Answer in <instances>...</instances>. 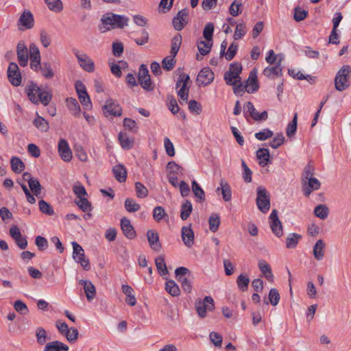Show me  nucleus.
Returning <instances> with one entry per match:
<instances>
[{
  "label": "nucleus",
  "instance_id": "nucleus-56",
  "mask_svg": "<svg viewBox=\"0 0 351 351\" xmlns=\"http://www.w3.org/2000/svg\"><path fill=\"white\" fill-rule=\"evenodd\" d=\"M136 196L139 198H145L148 195L147 189L141 182L135 183Z\"/></svg>",
  "mask_w": 351,
  "mask_h": 351
},
{
  "label": "nucleus",
  "instance_id": "nucleus-17",
  "mask_svg": "<svg viewBox=\"0 0 351 351\" xmlns=\"http://www.w3.org/2000/svg\"><path fill=\"white\" fill-rule=\"evenodd\" d=\"M214 80V73L209 67L203 68L198 73L197 82L199 85L206 86L210 84Z\"/></svg>",
  "mask_w": 351,
  "mask_h": 351
},
{
  "label": "nucleus",
  "instance_id": "nucleus-15",
  "mask_svg": "<svg viewBox=\"0 0 351 351\" xmlns=\"http://www.w3.org/2000/svg\"><path fill=\"white\" fill-rule=\"evenodd\" d=\"M104 113L106 117L114 116L119 117L121 115L122 108L119 105L114 103V101L109 99L106 101V104L103 107Z\"/></svg>",
  "mask_w": 351,
  "mask_h": 351
},
{
  "label": "nucleus",
  "instance_id": "nucleus-7",
  "mask_svg": "<svg viewBox=\"0 0 351 351\" xmlns=\"http://www.w3.org/2000/svg\"><path fill=\"white\" fill-rule=\"evenodd\" d=\"M73 246V258L75 261L82 267V268L88 271L90 269V264L88 258H86L84 250L81 245H80L77 242H72Z\"/></svg>",
  "mask_w": 351,
  "mask_h": 351
},
{
  "label": "nucleus",
  "instance_id": "nucleus-48",
  "mask_svg": "<svg viewBox=\"0 0 351 351\" xmlns=\"http://www.w3.org/2000/svg\"><path fill=\"white\" fill-rule=\"evenodd\" d=\"M209 227L210 230L215 232L220 225V218L218 214L217 213H212V215L209 217Z\"/></svg>",
  "mask_w": 351,
  "mask_h": 351
},
{
  "label": "nucleus",
  "instance_id": "nucleus-36",
  "mask_svg": "<svg viewBox=\"0 0 351 351\" xmlns=\"http://www.w3.org/2000/svg\"><path fill=\"white\" fill-rule=\"evenodd\" d=\"M10 165L12 170L16 173H21L25 169L24 162L16 156H13L10 160Z\"/></svg>",
  "mask_w": 351,
  "mask_h": 351
},
{
  "label": "nucleus",
  "instance_id": "nucleus-9",
  "mask_svg": "<svg viewBox=\"0 0 351 351\" xmlns=\"http://www.w3.org/2000/svg\"><path fill=\"white\" fill-rule=\"evenodd\" d=\"M189 80L190 77L189 75L181 73L176 82V88H180L177 91L178 96L184 102H186L189 97V87L187 86V83Z\"/></svg>",
  "mask_w": 351,
  "mask_h": 351
},
{
  "label": "nucleus",
  "instance_id": "nucleus-54",
  "mask_svg": "<svg viewBox=\"0 0 351 351\" xmlns=\"http://www.w3.org/2000/svg\"><path fill=\"white\" fill-rule=\"evenodd\" d=\"M176 63L175 57L171 55L165 58L162 62V68L167 71H171L173 69Z\"/></svg>",
  "mask_w": 351,
  "mask_h": 351
},
{
  "label": "nucleus",
  "instance_id": "nucleus-13",
  "mask_svg": "<svg viewBox=\"0 0 351 351\" xmlns=\"http://www.w3.org/2000/svg\"><path fill=\"white\" fill-rule=\"evenodd\" d=\"M270 228L273 232V233L278 237H280L282 234V226L281 221H280L278 216V211L276 209H274L270 215Z\"/></svg>",
  "mask_w": 351,
  "mask_h": 351
},
{
  "label": "nucleus",
  "instance_id": "nucleus-49",
  "mask_svg": "<svg viewBox=\"0 0 351 351\" xmlns=\"http://www.w3.org/2000/svg\"><path fill=\"white\" fill-rule=\"evenodd\" d=\"M48 8L53 12H58L63 9L61 0H45Z\"/></svg>",
  "mask_w": 351,
  "mask_h": 351
},
{
  "label": "nucleus",
  "instance_id": "nucleus-45",
  "mask_svg": "<svg viewBox=\"0 0 351 351\" xmlns=\"http://www.w3.org/2000/svg\"><path fill=\"white\" fill-rule=\"evenodd\" d=\"M213 42L208 40H200L197 43V48L201 56L208 54L211 49Z\"/></svg>",
  "mask_w": 351,
  "mask_h": 351
},
{
  "label": "nucleus",
  "instance_id": "nucleus-60",
  "mask_svg": "<svg viewBox=\"0 0 351 351\" xmlns=\"http://www.w3.org/2000/svg\"><path fill=\"white\" fill-rule=\"evenodd\" d=\"M285 141V136L282 133H278L276 136L270 141L269 146L274 149H277L282 145Z\"/></svg>",
  "mask_w": 351,
  "mask_h": 351
},
{
  "label": "nucleus",
  "instance_id": "nucleus-5",
  "mask_svg": "<svg viewBox=\"0 0 351 351\" xmlns=\"http://www.w3.org/2000/svg\"><path fill=\"white\" fill-rule=\"evenodd\" d=\"M242 65L239 62L230 64L229 70L224 73V80L228 85H234L241 82L240 74L242 71Z\"/></svg>",
  "mask_w": 351,
  "mask_h": 351
},
{
  "label": "nucleus",
  "instance_id": "nucleus-6",
  "mask_svg": "<svg viewBox=\"0 0 351 351\" xmlns=\"http://www.w3.org/2000/svg\"><path fill=\"white\" fill-rule=\"evenodd\" d=\"M256 206L263 213H266L270 208V196L266 189L263 186H259L256 189Z\"/></svg>",
  "mask_w": 351,
  "mask_h": 351
},
{
  "label": "nucleus",
  "instance_id": "nucleus-53",
  "mask_svg": "<svg viewBox=\"0 0 351 351\" xmlns=\"http://www.w3.org/2000/svg\"><path fill=\"white\" fill-rule=\"evenodd\" d=\"M125 207L128 212L134 213L138 211L141 208L140 204L130 198H127L125 201Z\"/></svg>",
  "mask_w": 351,
  "mask_h": 351
},
{
  "label": "nucleus",
  "instance_id": "nucleus-18",
  "mask_svg": "<svg viewBox=\"0 0 351 351\" xmlns=\"http://www.w3.org/2000/svg\"><path fill=\"white\" fill-rule=\"evenodd\" d=\"M58 152L64 161L69 162L71 160L72 152L65 139L62 138L60 140L58 143Z\"/></svg>",
  "mask_w": 351,
  "mask_h": 351
},
{
  "label": "nucleus",
  "instance_id": "nucleus-42",
  "mask_svg": "<svg viewBox=\"0 0 351 351\" xmlns=\"http://www.w3.org/2000/svg\"><path fill=\"white\" fill-rule=\"evenodd\" d=\"M192 191L199 202L205 200V193L195 180L192 181Z\"/></svg>",
  "mask_w": 351,
  "mask_h": 351
},
{
  "label": "nucleus",
  "instance_id": "nucleus-64",
  "mask_svg": "<svg viewBox=\"0 0 351 351\" xmlns=\"http://www.w3.org/2000/svg\"><path fill=\"white\" fill-rule=\"evenodd\" d=\"M14 308L16 311L23 315H26L29 313L27 305L21 300H16L14 303Z\"/></svg>",
  "mask_w": 351,
  "mask_h": 351
},
{
  "label": "nucleus",
  "instance_id": "nucleus-19",
  "mask_svg": "<svg viewBox=\"0 0 351 351\" xmlns=\"http://www.w3.org/2000/svg\"><path fill=\"white\" fill-rule=\"evenodd\" d=\"M147 237L151 248L156 252L160 251L162 247V245L160 242L158 232L153 230H149L147 232Z\"/></svg>",
  "mask_w": 351,
  "mask_h": 351
},
{
  "label": "nucleus",
  "instance_id": "nucleus-40",
  "mask_svg": "<svg viewBox=\"0 0 351 351\" xmlns=\"http://www.w3.org/2000/svg\"><path fill=\"white\" fill-rule=\"evenodd\" d=\"M166 291L172 296H178L180 293V290L178 285L173 280H169L166 282L165 285Z\"/></svg>",
  "mask_w": 351,
  "mask_h": 351
},
{
  "label": "nucleus",
  "instance_id": "nucleus-52",
  "mask_svg": "<svg viewBox=\"0 0 351 351\" xmlns=\"http://www.w3.org/2000/svg\"><path fill=\"white\" fill-rule=\"evenodd\" d=\"M237 283L239 289L245 291L248 288L250 278L245 275L241 274L237 278Z\"/></svg>",
  "mask_w": 351,
  "mask_h": 351
},
{
  "label": "nucleus",
  "instance_id": "nucleus-20",
  "mask_svg": "<svg viewBox=\"0 0 351 351\" xmlns=\"http://www.w3.org/2000/svg\"><path fill=\"white\" fill-rule=\"evenodd\" d=\"M121 228L124 235L130 239H132L136 236V232L132 226L130 221L126 218L123 217L121 220Z\"/></svg>",
  "mask_w": 351,
  "mask_h": 351
},
{
  "label": "nucleus",
  "instance_id": "nucleus-25",
  "mask_svg": "<svg viewBox=\"0 0 351 351\" xmlns=\"http://www.w3.org/2000/svg\"><path fill=\"white\" fill-rule=\"evenodd\" d=\"M258 266L263 276L269 282H273L274 277L269 264L267 263L265 260H260L258 261Z\"/></svg>",
  "mask_w": 351,
  "mask_h": 351
},
{
  "label": "nucleus",
  "instance_id": "nucleus-38",
  "mask_svg": "<svg viewBox=\"0 0 351 351\" xmlns=\"http://www.w3.org/2000/svg\"><path fill=\"white\" fill-rule=\"evenodd\" d=\"M155 264L159 274L162 276H165L168 274L167 267L165 261V258L162 256H159L155 259Z\"/></svg>",
  "mask_w": 351,
  "mask_h": 351
},
{
  "label": "nucleus",
  "instance_id": "nucleus-30",
  "mask_svg": "<svg viewBox=\"0 0 351 351\" xmlns=\"http://www.w3.org/2000/svg\"><path fill=\"white\" fill-rule=\"evenodd\" d=\"M118 139L120 143L121 147L124 149H130L134 146V140L133 138H130L128 135L125 133L121 132L119 134Z\"/></svg>",
  "mask_w": 351,
  "mask_h": 351
},
{
  "label": "nucleus",
  "instance_id": "nucleus-26",
  "mask_svg": "<svg viewBox=\"0 0 351 351\" xmlns=\"http://www.w3.org/2000/svg\"><path fill=\"white\" fill-rule=\"evenodd\" d=\"M326 244L322 239H319L315 243L313 248V254L315 259L317 261H322L325 255Z\"/></svg>",
  "mask_w": 351,
  "mask_h": 351
},
{
  "label": "nucleus",
  "instance_id": "nucleus-16",
  "mask_svg": "<svg viewBox=\"0 0 351 351\" xmlns=\"http://www.w3.org/2000/svg\"><path fill=\"white\" fill-rule=\"evenodd\" d=\"M75 56L78 60L80 66L87 72H93L95 70V64L93 60L86 53H75Z\"/></svg>",
  "mask_w": 351,
  "mask_h": 351
},
{
  "label": "nucleus",
  "instance_id": "nucleus-55",
  "mask_svg": "<svg viewBox=\"0 0 351 351\" xmlns=\"http://www.w3.org/2000/svg\"><path fill=\"white\" fill-rule=\"evenodd\" d=\"M73 191L76 195L77 198L85 197L87 195L84 186L79 182L74 184Z\"/></svg>",
  "mask_w": 351,
  "mask_h": 351
},
{
  "label": "nucleus",
  "instance_id": "nucleus-31",
  "mask_svg": "<svg viewBox=\"0 0 351 351\" xmlns=\"http://www.w3.org/2000/svg\"><path fill=\"white\" fill-rule=\"evenodd\" d=\"M19 22L20 24L25 27L26 29L32 28L34 25V17L31 12H23L19 19Z\"/></svg>",
  "mask_w": 351,
  "mask_h": 351
},
{
  "label": "nucleus",
  "instance_id": "nucleus-32",
  "mask_svg": "<svg viewBox=\"0 0 351 351\" xmlns=\"http://www.w3.org/2000/svg\"><path fill=\"white\" fill-rule=\"evenodd\" d=\"M66 104L72 115L77 117H80L81 112L80 106L75 98H67Z\"/></svg>",
  "mask_w": 351,
  "mask_h": 351
},
{
  "label": "nucleus",
  "instance_id": "nucleus-61",
  "mask_svg": "<svg viewBox=\"0 0 351 351\" xmlns=\"http://www.w3.org/2000/svg\"><path fill=\"white\" fill-rule=\"evenodd\" d=\"M79 100L81 104L83 106V108L86 110H90L92 108V103L90 99L89 95L87 93L85 95H78Z\"/></svg>",
  "mask_w": 351,
  "mask_h": 351
},
{
  "label": "nucleus",
  "instance_id": "nucleus-59",
  "mask_svg": "<svg viewBox=\"0 0 351 351\" xmlns=\"http://www.w3.org/2000/svg\"><path fill=\"white\" fill-rule=\"evenodd\" d=\"M242 3L240 1H234L229 8V12L232 16H237L241 13V7Z\"/></svg>",
  "mask_w": 351,
  "mask_h": 351
},
{
  "label": "nucleus",
  "instance_id": "nucleus-10",
  "mask_svg": "<svg viewBox=\"0 0 351 351\" xmlns=\"http://www.w3.org/2000/svg\"><path fill=\"white\" fill-rule=\"evenodd\" d=\"M138 80L141 87L146 90H152L154 86L149 75V71L145 64H141L138 75Z\"/></svg>",
  "mask_w": 351,
  "mask_h": 351
},
{
  "label": "nucleus",
  "instance_id": "nucleus-63",
  "mask_svg": "<svg viewBox=\"0 0 351 351\" xmlns=\"http://www.w3.org/2000/svg\"><path fill=\"white\" fill-rule=\"evenodd\" d=\"M166 215L167 213H165V209L162 206H156L154 208L153 211V217L156 221H160Z\"/></svg>",
  "mask_w": 351,
  "mask_h": 351
},
{
  "label": "nucleus",
  "instance_id": "nucleus-35",
  "mask_svg": "<svg viewBox=\"0 0 351 351\" xmlns=\"http://www.w3.org/2000/svg\"><path fill=\"white\" fill-rule=\"evenodd\" d=\"M263 74L267 77H274L282 74V67L280 62H277L274 66H267L263 71Z\"/></svg>",
  "mask_w": 351,
  "mask_h": 351
},
{
  "label": "nucleus",
  "instance_id": "nucleus-24",
  "mask_svg": "<svg viewBox=\"0 0 351 351\" xmlns=\"http://www.w3.org/2000/svg\"><path fill=\"white\" fill-rule=\"evenodd\" d=\"M244 84L245 86V90L248 93H253L258 89L259 86L257 82V76L255 72H250L248 79Z\"/></svg>",
  "mask_w": 351,
  "mask_h": 351
},
{
  "label": "nucleus",
  "instance_id": "nucleus-43",
  "mask_svg": "<svg viewBox=\"0 0 351 351\" xmlns=\"http://www.w3.org/2000/svg\"><path fill=\"white\" fill-rule=\"evenodd\" d=\"M182 44V36L180 34L176 35L174 36L171 40V48L170 51V54L173 57H176L177 55L180 45Z\"/></svg>",
  "mask_w": 351,
  "mask_h": 351
},
{
  "label": "nucleus",
  "instance_id": "nucleus-1",
  "mask_svg": "<svg viewBox=\"0 0 351 351\" xmlns=\"http://www.w3.org/2000/svg\"><path fill=\"white\" fill-rule=\"evenodd\" d=\"M30 67L34 71H40L46 79H51L54 76V72L49 62L40 63V54L38 48L34 45L29 46Z\"/></svg>",
  "mask_w": 351,
  "mask_h": 351
},
{
  "label": "nucleus",
  "instance_id": "nucleus-2",
  "mask_svg": "<svg viewBox=\"0 0 351 351\" xmlns=\"http://www.w3.org/2000/svg\"><path fill=\"white\" fill-rule=\"evenodd\" d=\"M25 89L29 99L35 104L40 102L46 106L52 99V93L50 91L42 90L36 84L32 82L27 85Z\"/></svg>",
  "mask_w": 351,
  "mask_h": 351
},
{
  "label": "nucleus",
  "instance_id": "nucleus-11",
  "mask_svg": "<svg viewBox=\"0 0 351 351\" xmlns=\"http://www.w3.org/2000/svg\"><path fill=\"white\" fill-rule=\"evenodd\" d=\"M7 73L9 82L13 86H18L21 84L22 77L17 64L15 62L10 63Z\"/></svg>",
  "mask_w": 351,
  "mask_h": 351
},
{
  "label": "nucleus",
  "instance_id": "nucleus-33",
  "mask_svg": "<svg viewBox=\"0 0 351 351\" xmlns=\"http://www.w3.org/2000/svg\"><path fill=\"white\" fill-rule=\"evenodd\" d=\"M256 157L261 167H265L269 162V151L267 148H260L256 152Z\"/></svg>",
  "mask_w": 351,
  "mask_h": 351
},
{
  "label": "nucleus",
  "instance_id": "nucleus-34",
  "mask_svg": "<svg viewBox=\"0 0 351 351\" xmlns=\"http://www.w3.org/2000/svg\"><path fill=\"white\" fill-rule=\"evenodd\" d=\"M112 171L115 178L119 182H124L125 181L127 178V171L123 165H115L112 169Z\"/></svg>",
  "mask_w": 351,
  "mask_h": 351
},
{
  "label": "nucleus",
  "instance_id": "nucleus-22",
  "mask_svg": "<svg viewBox=\"0 0 351 351\" xmlns=\"http://www.w3.org/2000/svg\"><path fill=\"white\" fill-rule=\"evenodd\" d=\"M79 283L83 286L87 300L92 301L96 295V289L94 285L87 280H80Z\"/></svg>",
  "mask_w": 351,
  "mask_h": 351
},
{
  "label": "nucleus",
  "instance_id": "nucleus-58",
  "mask_svg": "<svg viewBox=\"0 0 351 351\" xmlns=\"http://www.w3.org/2000/svg\"><path fill=\"white\" fill-rule=\"evenodd\" d=\"M269 300L272 306H276L280 301V294L276 288L270 289L269 293Z\"/></svg>",
  "mask_w": 351,
  "mask_h": 351
},
{
  "label": "nucleus",
  "instance_id": "nucleus-51",
  "mask_svg": "<svg viewBox=\"0 0 351 351\" xmlns=\"http://www.w3.org/2000/svg\"><path fill=\"white\" fill-rule=\"evenodd\" d=\"M38 206L40 210L47 215H52L54 214V210L52 206L43 199L38 202Z\"/></svg>",
  "mask_w": 351,
  "mask_h": 351
},
{
  "label": "nucleus",
  "instance_id": "nucleus-12",
  "mask_svg": "<svg viewBox=\"0 0 351 351\" xmlns=\"http://www.w3.org/2000/svg\"><path fill=\"white\" fill-rule=\"evenodd\" d=\"M247 114L255 121H263L266 120L268 117V114L267 111H263L261 113H259L256 111L254 108L253 104L250 101H248L245 104L244 106V114L245 118L247 117Z\"/></svg>",
  "mask_w": 351,
  "mask_h": 351
},
{
  "label": "nucleus",
  "instance_id": "nucleus-39",
  "mask_svg": "<svg viewBox=\"0 0 351 351\" xmlns=\"http://www.w3.org/2000/svg\"><path fill=\"white\" fill-rule=\"evenodd\" d=\"M35 336L36 338V342L40 346H43L47 343V333L45 328L43 327H38L36 330Z\"/></svg>",
  "mask_w": 351,
  "mask_h": 351
},
{
  "label": "nucleus",
  "instance_id": "nucleus-29",
  "mask_svg": "<svg viewBox=\"0 0 351 351\" xmlns=\"http://www.w3.org/2000/svg\"><path fill=\"white\" fill-rule=\"evenodd\" d=\"M123 293L125 295V302L131 306H133L136 303V300L134 294L133 293L134 290L131 286L128 285H123L121 286Z\"/></svg>",
  "mask_w": 351,
  "mask_h": 351
},
{
  "label": "nucleus",
  "instance_id": "nucleus-21",
  "mask_svg": "<svg viewBox=\"0 0 351 351\" xmlns=\"http://www.w3.org/2000/svg\"><path fill=\"white\" fill-rule=\"evenodd\" d=\"M182 239L186 246L191 247L194 244V233L191 226H183L181 230Z\"/></svg>",
  "mask_w": 351,
  "mask_h": 351
},
{
  "label": "nucleus",
  "instance_id": "nucleus-27",
  "mask_svg": "<svg viewBox=\"0 0 351 351\" xmlns=\"http://www.w3.org/2000/svg\"><path fill=\"white\" fill-rule=\"evenodd\" d=\"M221 191L223 199L226 202H229L232 199V190L230 184L225 179L220 180V186L217 189V192Z\"/></svg>",
  "mask_w": 351,
  "mask_h": 351
},
{
  "label": "nucleus",
  "instance_id": "nucleus-28",
  "mask_svg": "<svg viewBox=\"0 0 351 351\" xmlns=\"http://www.w3.org/2000/svg\"><path fill=\"white\" fill-rule=\"evenodd\" d=\"M69 346L60 341H53L45 344L43 351H68Z\"/></svg>",
  "mask_w": 351,
  "mask_h": 351
},
{
  "label": "nucleus",
  "instance_id": "nucleus-4",
  "mask_svg": "<svg viewBox=\"0 0 351 351\" xmlns=\"http://www.w3.org/2000/svg\"><path fill=\"white\" fill-rule=\"evenodd\" d=\"M351 67L349 65L343 66L337 73L334 80L335 88L342 92L350 85Z\"/></svg>",
  "mask_w": 351,
  "mask_h": 351
},
{
  "label": "nucleus",
  "instance_id": "nucleus-50",
  "mask_svg": "<svg viewBox=\"0 0 351 351\" xmlns=\"http://www.w3.org/2000/svg\"><path fill=\"white\" fill-rule=\"evenodd\" d=\"M34 125L42 132H47L49 130L48 122L42 117L37 115L34 121Z\"/></svg>",
  "mask_w": 351,
  "mask_h": 351
},
{
  "label": "nucleus",
  "instance_id": "nucleus-8",
  "mask_svg": "<svg viewBox=\"0 0 351 351\" xmlns=\"http://www.w3.org/2000/svg\"><path fill=\"white\" fill-rule=\"evenodd\" d=\"M195 306L198 315L202 318H204L206 317L207 311H213L214 310V300L210 296H206L203 300H196Z\"/></svg>",
  "mask_w": 351,
  "mask_h": 351
},
{
  "label": "nucleus",
  "instance_id": "nucleus-47",
  "mask_svg": "<svg viewBox=\"0 0 351 351\" xmlns=\"http://www.w3.org/2000/svg\"><path fill=\"white\" fill-rule=\"evenodd\" d=\"M28 185L33 194L37 197H40L41 194L42 186L38 178H35L33 180H31Z\"/></svg>",
  "mask_w": 351,
  "mask_h": 351
},
{
  "label": "nucleus",
  "instance_id": "nucleus-41",
  "mask_svg": "<svg viewBox=\"0 0 351 351\" xmlns=\"http://www.w3.org/2000/svg\"><path fill=\"white\" fill-rule=\"evenodd\" d=\"M301 238V235L297 233L289 234L286 239V247L289 249L295 248Z\"/></svg>",
  "mask_w": 351,
  "mask_h": 351
},
{
  "label": "nucleus",
  "instance_id": "nucleus-37",
  "mask_svg": "<svg viewBox=\"0 0 351 351\" xmlns=\"http://www.w3.org/2000/svg\"><path fill=\"white\" fill-rule=\"evenodd\" d=\"M193 206L189 200H185L181 205L180 217L182 220H186L191 214Z\"/></svg>",
  "mask_w": 351,
  "mask_h": 351
},
{
  "label": "nucleus",
  "instance_id": "nucleus-46",
  "mask_svg": "<svg viewBox=\"0 0 351 351\" xmlns=\"http://www.w3.org/2000/svg\"><path fill=\"white\" fill-rule=\"evenodd\" d=\"M298 114L295 113L291 123H289L286 129V134L288 137H292L295 135L297 130Z\"/></svg>",
  "mask_w": 351,
  "mask_h": 351
},
{
  "label": "nucleus",
  "instance_id": "nucleus-44",
  "mask_svg": "<svg viewBox=\"0 0 351 351\" xmlns=\"http://www.w3.org/2000/svg\"><path fill=\"white\" fill-rule=\"evenodd\" d=\"M314 214L321 219H325L329 214L328 208L324 204H319L314 209Z\"/></svg>",
  "mask_w": 351,
  "mask_h": 351
},
{
  "label": "nucleus",
  "instance_id": "nucleus-57",
  "mask_svg": "<svg viewBox=\"0 0 351 351\" xmlns=\"http://www.w3.org/2000/svg\"><path fill=\"white\" fill-rule=\"evenodd\" d=\"M214 28V25L212 23H208L206 25L203 31V36L206 40L213 42Z\"/></svg>",
  "mask_w": 351,
  "mask_h": 351
},
{
  "label": "nucleus",
  "instance_id": "nucleus-62",
  "mask_svg": "<svg viewBox=\"0 0 351 351\" xmlns=\"http://www.w3.org/2000/svg\"><path fill=\"white\" fill-rule=\"evenodd\" d=\"M76 204L83 212L91 210V204L85 197L79 198V200L76 202Z\"/></svg>",
  "mask_w": 351,
  "mask_h": 351
},
{
  "label": "nucleus",
  "instance_id": "nucleus-3",
  "mask_svg": "<svg viewBox=\"0 0 351 351\" xmlns=\"http://www.w3.org/2000/svg\"><path fill=\"white\" fill-rule=\"evenodd\" d=\"M101 21L105 29L103 32H106L111 29H123L128 26L129 18L123 15L108 12L102 16Z\"/></svg>",
  "mask_w": 351,
  "mask_h": 351
},
{
  "label": "nucleus",
  "instance_id": "nucleus-23",
  "mask_svg": "<svg viewBox=\"0 0 351 351\" xmlns=\"http://www.w3.org/2000/svg\"><path fill=\"white\" fill-rule=\"evenodd\" d=\"M308 182L304 184V194L308 197L313 191L318 190L320 187L319 181L315 178H309Z\"/></svg>",
  "mask_w": 351,
  "mask_h": 351
},
{
  "label": "nucleus",
  "instance_id": "nucleus-14",
  "mask_svg": "<svg viewBox=\"0 0 351 351\" xmlns=\"http://www.w3.org/2000/svg\"><path fill=\"white\" fill-rule=\"evenodd\" d=\"M189 21V12L186 9H182L178 12L173 19V27L180 31L187 24Z\"/></svg>",
  "mask_w": 351,
  "mask_h": 351
}]
</instances>
